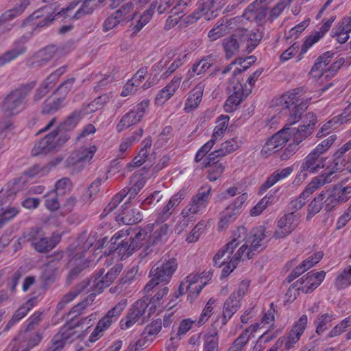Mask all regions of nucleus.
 Listing matches in <instances>:
<instances>
[{
	"label": "nucleus",
	"mask_w": 351,
	"mask_h": 351,
	"mask_svg": "<svg viewBox=\"0 0 351 351\" xmlns=\"http://www.w3.org/2000/svg\"><path fill=\"white\" fill-rule=\"evenodd\" d=\"M222 8L219 0H208L204 3L203 11L205 12V18L210 19V17L217 16V12Z\"/></svg>",
	"instance_id": "nucleus-50"
},
{
	"label": "nucleus",
	"mask_w": 351,
	"mask_h": 351,
	"mask_svg": "<svg viewBox=\"0 0 351 351\" xmlns=\"http://www.w3.org/2000/svg\"><path fill=\"white\" fill-rule=\"evenodd\" d=\"M220 304L218 298L212 297L206 303L202 312L196 321L198 326L205 324L210 318L214 315L219 309Z\"/></svg>",
	"instance_id": "nucleus-29"
},
{
	"label": "nucleus",
	"mask_w": 351,
	"mask_h": 351,
	"mask_svg": "<svg viewBox=\"0 0 351 351\" xmlns=\"http://www.w3.org/2000/svg\"><path fill=\"white\" fill-rule=\"evenodd\" d=\"M247 198V193L244 192L232 201V202L226 208L227 210L231 212L230 216L237 217L239 215L241 209Z\"/></svg>",
	"instance_id": "nucleus-49"
},
{
	"label": "nucleus",
	"mask_w": 351,
	"mask_h": 351,
	"mask_svg": "<svg viewBox=\"0 0 351 351\" xmlns=\"http://www.w3.org/2000/svg\"><path fill=\"white\" fill-rule=\"evenodd\" d=\"M149 105V101L145 99L135 106L129 112L125 114L117 125L118 132L137 124L145 115Z\"/></svg>",
	"instance_id": "nucleus-17"
},
{
	"label": "nucleus",
	"mask_w": 351,
	"mask_h": 351,
	"mask_svg": "<svg viewBox=\"0 0 351 351\" xmlns=\"http://www.w3.org/2000/svg\"><path fill=\"white\" fill-rule=\"evenodd\" d=\"M351 32V16L342 19L332 29L331 36L335 38L338 43H345L350 37Z\"/></svg>",
	"instance_id": "nucleus-27"
},
{
	"label": "nucleus",
	"mask_w": 351,
	"mask_h": 351,
	"mask_svg": "<svg viewBox=\"0 0 351 351\" xmlns=\"http://www.w3.org/2000/svg\"><path fill=\"white\" fill-rule=\"evenodd\" d=\"M143 134V130L139 129L136 131L134 134L130 136L123 139L119 145V152L122 154L124 153L127 149L132 147L133 143L137 141Z\"/></svg>",
	"instance_id": "nucleus-58"
},
{
	"label": "nucleus",
	"mask_w": 351,
	"mask_h": 351,
	"mask_svg": "<svg viewBox=\"0 0 351 351\" xmlns=\"http://www.w3.org/2000/svg\"><path fill=\"white\" fill-rule=\"evenodd\" d=\"M76 5V3L73 2L66 8L62 9L56 3L47 5L34 12L28 20L37 27H43L53 20H63L71 16Z\"/></svg>",
	"instance_id": "nucleus-8"
},
{
	"label": "nucleus",
	"mask_w": 351,
	"mask_h": 351,
	"mask_svg": "<svg viewBox=\"0 0 351 351\" xmlns=\"http://www.w3.org/2000/svg\"><path fill=\"white\" fill-rule=\"evenodd\" d=\"M104 0H86L82 6L74 14L75 19H80L84 14L90 13Z\"/></svg>",
	"instance_id": "nucleus-51"
},
{
	"label": "nucleus",
	"mask_w": 351,
	"mask_h": 351,
	"mask_svg": "<svg viewBox=\"0 0 351 351\" xmlns=\"http://www.w3.org/2000/svg\"><path fill=\"white\" fill-rule=\"evenodd\" d=\"M24 97L21 96V90H16L12 93L5 100L4 106L11 114L19 112L23 106Z\"/></svg>",
	"instance_id": "nucleus-37"
},
{
	"label": "nucleus",
	"mask_w": 351,
	"mask_h": 351,
	"mask_svg": "<svg viewBox=\"0 0 351 351\" xmlns=\"http://www.w3.org/2000/svg\"><path fill=\"white\" fill-rule=\"evenodd\" d=\"M324 254L322 252H317L314 253L312 256L308 257L305 259L302 263L297 267L293 273L295 276H298L308 269L311 268L316 263H319V261L323 258Z\"/></svg>",
	"instance_id": "nucleus-42"
},
{
	"label": "nucleus",
	"mask_w": 351,
	"mask_h": 351,
	"mask_svg": "<svg viewBox=\"0 0 351 351\" xmlns=\"http://www.w3.org/2000/svg\"><path fill=\"white\" fill-rule=\"evenodd\" d=\"M351 285V267L345 268L337 276L336 285L340 289H344Z\"/></svg>",
	"instance_id": "nucleus-53"
},
{
	"label": "nucleus",
	"mask_w": 351,
	"mask_h": 351,
	"mask_svg": "<svg viewBox=\"0 0 351 351\" xmlns=\"http://www.w3.org/2000/svg\"><path fill=\"white\" fill-rule=\"evenodd\" d=\"M41 339L38 334L33 335L29 341H22L21 337H19L10 343L6 351H29L30 348L38 344Z\"/></svg>",
	"instance_id": "nucleus-36"
},
{
	"label": "nucleus",
	"mask_w": 351,
	"mask_h": 351,
	"mask_svg": "<svg viewBox=\"0 0 351 351\" xmlns=\"http://www.w3.org/2000/svg\"><path fill=\"white\" fill-rule=\"evenodd\" d=\"M219 338L217 332L206 334L204 339L205 351H218Z\"/></svg>",
	"instance_id": "nucleus-55"
},
{
	"label": "nucleus",
	"mask_w": 351,
	"mask_h": 351,
	"mask_svg": "<svg viewBox=\"0 0 351 351\" xmlns=\"http://www.w3.org/2000/svg\"><path fill=\"white\" fill-rule=\"evenodd\" d=\"M308 101L302 97L300 90L288 91L276 99V105L289 112L287 122L285 127L269 138L264 145L261 154L268 156L280 149L287 142L291 141L298 145L313 131L316 123V117L313 113H308L306 121L298 127H293L301 117L302 112L307 108Z\"/></svg>",
	"instance_id": "nucleus-1"
},
{
	"label": "nucleus",
	"mask_w": 351,
	"mask_h": 351,
	"mask_svg": "<svg viewBox=\"0 0 351 351\" xmlns=\"http://www.w3.org/2000/svg\"><path fill=\"white\" fill-rule=\"evenodd\" d=\"M95 320L96 315L93 314L80 323L71 322L64 325L53 339L51 346L53 351L62 349L66 344L71 343L75 339H84L87 334V330L93 326Z\"/></svg>",
	"instance_id": "nucleus-7"
},
{
	"label": "nucleus",
	"mask_w": 351,
	"mask_h": 351,
	"mask_svg": "<svg viewBox=\"0 0 351 351\" xmlns=\"http://www.w3.org/2000/svg\"><path fill=\"white\" fill-rule=\"evenodd\" d=\"M122 267L116 265L112 267L108 273L101 278V276L97 277L93 282L94 294L101 293L105 288L109 287L113 281L117 278L121 272Z\"/></svg>",
	"instance_id": "nucleus-24"
},
{
	"label": "nucleus",
	"mask_w": 351,
	"mask_h": 351,
	"mask_svg": "<svg viewBox=\"0 0 351 351\" xmlns=\"http://www.w3.org/2000/svg\"><path fill=\"white\" fill-rule=\"evenodd\" d=\"M307 322V316L305 315H302L300 319L294 324L288 336L284 339H278L276 345L273 346L269 351H278V349L282 346L284 340L285 341V347L287 349L291 348L300 339L301 335L303 334L306 327Z\"/></svg>",
	"instance_id": "nucleus-16"
},
{
	"label": "nucleus",
	"mask_w": 351,
	"mask_h": 351,
	"mask_svg": "<svg viewBox=\"0 0 351 351\" xmlns=\"http://www.w3.org/2000/svg\"><path fill=\"white\" fill-rule=\"evenodd\" d=\"M81 119L80 113H74L62 123L58 130L47 135L36 143L33 149L34 154H45L66 142L69 136L66 131L73 129Z\"/></svg>",
	"instance_id": "nucleus-6"
},
{
	"label": "nucleus",
	"mask_w": 351,
	"mask_h": 351,
	"mask_svg": "<svg viewBox=\"0 0 351 351\" xmlns=\"http://www.w3.org/2000/svg\"><path fill=\"white\" fill-rule=\"evenodd\" d=\"M299 220L298 215L293 213H289L282 217L278 223L277 237H283L290 234L298 226Z\"/></svg>",
	"instance_id": "nucleus-25"
},
{
	"label": "nucleus",
	"mask_w": 351,
	"mask_h": 351,
	"mask_svg": "<svg viewBox=\"0 0 351 351\" xmlns=\"http://www.w3.org/2000/svg\"><path fill=\"white\" fill-rule=\"evenodd\" d=\"M141 7V4L134 0L123 5L115 12L121 22H128L137 16Z\"/></svg>",
	"instance_id": "nucleus-32"
},
{
	"label": "nucleus",
	"mask_w": 351,
	"mask_h": 351,
	"mask_svg": "<svg viewBox=\"0 0 351 351\" xmlns=\"http://www.w3.org/2000/svg\"><path fill=\"white\" fill-rule=\"evenodd\" d=\"M324 36L318 31H315L310 35L306 36L303 40V43L300 51L297 56V61H300L304 55L317 43H318Z\"/></svg>",
	"instance_id": "nucleus-38"
},
{
	"label": "nucleus",
	"mask_w": 351,
	"mask_h": 351,
	"mask_svg": "<svg viewBox=\"0 0 351 351\" xmlns=\"http://www.w3.org/2000/svg\"><path fill=\"white\" fill-rule=\"evenodd\" d=\"M274 201V197L271 195L265 196L255 206L250 210L251 216H257L260 215L267 206L271 204Z\"/></svg>",
	"instance_id": "nucleus-59"
},
{
	"label": "nucleus",
	"mask_w": 351,
	"mask_h": 351,
	"mask_svg": "<svg viewBox=\"0 0 351 351\" xmlns=\"http://www.w3.org/2000/svg\"><path fill=\"white\" fill-rule=\"evenodd\" d=\"M233 35L223 40V48L228 58L232 57L243 45H245L248 52L253 51L262 38V33L259 28L255 27L252 21L246 20L232 30Z\"/></svg>",
	"instance_id": "nucleus-5"
},
{
	"label": "nucleus",
	"mask_w": 351,
	"mask_h": 351,
	"mask_svg": "<svg viewBox=\"0 0 351 351\" xmlns=\"http://www.w3.org/2000/svg\"><path fill=\"white\" fill-rule=\"evenodd\" d=\"M215 61V59L214 56H208L194 64L191 70L189 71L186 79L182 82V87L184 88H189L191 84L190 80L195 75H200L207 71V70L214 64Z\"/></svg>",
	"instance_id": "nucleus-22"
},
{
	"label": "nucleus",
	"mask_w": 351,
	"mask_h": 351,
	"mask_svg": "<svg viewBox=\"0 0 351 351\" xmlns=\"http://www.w3.org/2000/svg\"><path fill=\"white\" fill-rule=\"evenodd\" d=\"M331 61L332 54L330 52H326L319 56L311 71V77L320 80L321 82L333 77L343 65V60L340 59L330 64Z\"/></svg>",
	"instance_id": "nucleus-11"
},
{
	"label": "nucleus",
	"mask_w": 351,
	"mask_h": 351,
	"mask_svg": "<svg viewBox=\"0 0 351 351\" xmlns=\"http://www.w3.org/2000/svg\"><path fill=\"white\" fill-rule=\"evenodd\" d=\"M29 0H24L21 2V5L19 7L4 13L0 17V27L5 26V23L7 21L16 16L17 15L21 14L25 10V8L29 5Z\"/></svg>",
	"instance_id": "nucleus-47"
},
{
	"label": "nucleus",
	"mask_w": 351,
	"mask_h": 351,
	"mask_svg": "<svg viewBox=\"0 0 351 351\" xmlns=\"http://www.w3.org/2000/svg\"><path fill=\"white\" fill-rule=\"evenodd\" d=\"M212 277L213 273L210 271L189 275L185 280L181 282L178 293H175V297L178 298L179 295L188 293L187 300L192 303Z\"/></svg>",
	"instance_id": "nucleus-9"
},
{
	"label": "nucleus",
	"mask_w": 351,
	"mask_h": 351,
	"mask_svg": "<svg viewBox=\"0 0 351 351\" xmlns=\"http://www.w3.org/2000/svg\"><path fill=\"white\" fill-rule=\"evenodd\" d=\"M206 206L207 204L204 202H200L193 197L191 204L182 211L183 220L181 223H182L183 226L186 227L188 226L189 222L195 220V216L202 213L205 210Z\"/></svg>",
	"instance_id": "nucleus-26"
},
{
	"label": "nucleus",
	"mask_w": 351,
	"mask_h": 351,
	"mask_svg": "<svg viewBox=\"0 0 351 351\" xmlns=\"http://www.w3.org/2000/svg\"><path fill=\"white\" fill-rule=\"evenodd\" d=\"M199 17L200 15L199 14H194L193 15L189 16L185 14H180L178 13L177 9L175 8L171 11V14L169 16L166 21V28L170 29L177 24H180V26H182V24L188 25L189 23H193Z\"/></svg>",
	"instance_id": "nucleus-31"
},
{
	"label": "nucleus",
	"mask_w": 351,
	"mask_h": 351,
	"mask_svg": "<svg viewBox=\"0 0 351 351\" xmlns=\"http://www.w3.org/2000/svg\"><path fill=\"white\" fill-rule=\"evenodd\" d=\"M291 167H286L280 171L275 172L273 175L267 178L266 182L261 187V193H263L269 188L271 187L279 180L288 177L293 171Z\"/></svg>",
	"instance_id": "nucleus-39"
},
{
	"label": "nucleus",
	"mask_w": 351,
	"mask_h": 351,
	"mask_svg": "<svg viewBox=\"0 0 351 351\" xmlns=\"http://www.w3.org/2000/svg\"><path fill=\"white\" fill-rule=\"evenodd\" d=\"M326 173L328 176L325 178L322 176L313 178L300 196L290 203L289 208L291 210H298L302 208L306 204V200L318 188L324 185L325 183L330 182L329 177L332 175V172L329 171Z\"/></svg>",
	"instance_id": "nucleus-15"
},
{
	"label": "nucleus",
	"mask_w": 351,
	"mask_h": 351,
	"mask_svg": "<svg viewBox=\"0 0 351 351\" xmlns=\"http://www.w3.org/2000/svg\"><path fill=\"white\" fill-rule=\"evenodd\" d=\"M326 193L322 192L316 196L308 206L307 219L312 218L318 213L322 208L324 199L326 197Z\"/></svg>",
	"instance_id": "nucleus-46"
},
{
	"label": "nucleus",
	"mask_w": 351,
	"mask_h": 351,
	"mask_svg": "<svg viewBox=\"0 0 351 351\" xmlns=\"http://www.w3.org/2000/svg\"><path fill=\"white\" fill-rule=\"evenodd\" d=\"M195 321L191 318L183 319L179 324L176 332H172L176 337L180 339L184 337L193 327Z\"/></svg>",
	"instance_id": "nucleus-54"
},
{
	"label": "nucleus",
	"mask_w": 351,
	"mask_h": 351,
	"mask_svg": "<svg viewBox=\"0 0 351 351\" xmlns=\"http://www.w3.org/2000/svg\"><path fill=\"white\" fill-rule=\"evenodd\" d=\"M18 213L19 209L16 207L2 206L0 208V224L12 219Z\"/></svg>",
	"instance_id": "nucleus-62"
},
{
	"label": "nucleus",
	"mask_w": 351,
	"mask_h": 351,
	"mask_svg": "<svg viewBox=\"0 0 351 351\" xmlns=\"http://www.w3.org/2000/svg\"><path fill=\"white\" fill-rule=\"evenodd\" d=\"M181 78L174 77L156 95L155 102L158 106L165 104L175 93L180 85Z\"/></svg>",
	"instance_id": "nucleus-30"
},
{
	"label": "nucleus",
	"mask_w": 351,
	"mask_h": 351,
	"mask_svg": "<svg viewBox=\"0 0 351 351\" xmlns=\"http://www.w3.org/2000/svg\"><path fill=\"white\" fill-rule=\"evenodd\" d=\"M206 226L205 221H199L186 237V242L192 243L197 241L201 234L204 232Z\"/></svg>",
	"instance_id": "nucleus-57"
},
{
	"label": "nucleus",
	"mask_w": 351,
	"mask_h": 351,
	"mask_svg": "<svg viewBox=\"0 0 351 351\" xmlns=\"http://www.w3.org/2000/svg\"><path fill=\"white\" fill-rule=\"evenodd\" d=\"M178 263L176 258H168L164 259L160 266L152 269V279L145 286V291L148 292L160 282L169 281L176 271Z\"/></svg>",
	"instance_id": "nucleus-12"
},
{
	"label": "nucleus",
	"mask_w": 351,
	"mask_h": 351,
	"mask_svg": "<svg viewBox=\"0 0 351 351\" xmlns=\"http://www.w3.org/2000/svg\"><path fill=\"white\" fill-rule=\"evenodd\" d=\"M292 0H280L271 10L268 16L269 20L276 19L283 10L289 5Z\"/></svg>",
	"instance_id": "nucleus-63"
},
{
	"label": "nucleus",
	"mask_w": 351,
	"mask_h": 351,
	"mask_svg": "<svg viewBox=\"0 0 351 351\" xmlns=\"http://www.w3.org/2000/svg\"><path fill=\"white\" fill-rule=\"evenodd\" d=\"M229 121V116L225 114H221L217 118L211 140H214V142H216L222 138L228 128Z\"/></svg>",
	"instance_id": "nucleus-41"
},
{
	"label": "nucleus",
	"mask_w": 351,
	"mask_h": 351,
	"mask_svg": "<svg viewBox=\"0 0 351 351\" xmlns=\"http://www.w3.org/2000/svg\"><path fill=\"white\" fill-rule=\"evenodd\" d=\"M146 178L141 173H136L130 181V186L127 192L130 195V198L135 196L143 187L145 184Z\"/></svg>",
	"instance_id": "nucleus-44"
},
{
	"label": "nucleus",
	"mask_w": 351,
	"mask_h": 351,
	"mask_svg": "<svg viewBox=\"0 0 351 351\" xmlns=\"http://www.w3.org/2000/svg\"><path fill=\"white\" fill-rule=\"evenodd\" d=\"M126 305V300H122L112 309L109 311L106 316L99 320L97 326L89 336L88 341L90 343H94L97 341L112 323L117 320V318L125 308Z\"/></svg>",
	"instance_id": "nucleus-13"
},
{
	"label": "nucleus",
	"mask_w": 351,
	"mask_h": 351,
	"mask_svg": "<svg viewBox=\"0 0 351 351\" xmlns=\"http://www.w3.org/2000/svg\"><path fill=\"white\" fill-rule=\"evenodd\" d=\"M128 235V230L122 229L115 233L110 240L112 248L120 259H125L130 256L134 250L143 247L141 239L142 237L145 239L147 237V232H138L130 245H128L127 238Z\"/></svg>",
	"instance_id": "nucleus-10"
},
{
	"label": "nucleus",
	"mask_w": 351,
	"mask_h": 351,
	"mask_svg": "<svg viewBox=\"0 0 351 351\" xmlns=\"http://www.w3.org/2000/svg\"><path fill=\"white\" fill-rule=\"evenodd\" d=\"M245 20L243 16H237L230 19L226 23H221L214 27L209 32L208 37L210 40L214 41L221 37L226 32H230L238 24L243 23Z\"/></svg>",
	"instance_id": "nucleus-23"
},
{
	"label": "nucleus",
	"mask_w": 351,
	"mask_h": 351,
	"mask_svg": "<svg viewBox=\"0 0 351 351\" xmlns=\"http://www.w3.org/2000/svg\"><path fill=\"white\" fill-rule=\"evenodd\" d=\"M325 276L326 273L324 271H312L300 278L296 282L295 287L303 292H311L320 285Z\"/></svg>",
	"instance_id": "nucleus-20"
},
{
	"label": "nucleus",
	"mask_w": 351,
	"mask_h": 351,
	"mask_svg": "<svg viewBox=\"0 0 351 351\" xmlns=\"http://www.w3.org/2000/svg\"><path fill=\"white\" fill-rule=\"evenodd\" d=\"M155 9V5H151L149 9L146 10L141 14L136 21V24L134 27L135 31L141 29L152 19Z\"/></svg>",
	"instance_id": "nucleus-56"
},
{
	"label": "nucleus",
	"mask_w": 351,
	"mask_h": 351,
	"mask_svg": "<svg viewBox=\"0 0 351 351\" xmlns=\"http://www.w3.org/2000/svg\"><path fill=\"white\" fill-rule=\"evenodd\" d=\"M60 236L59 234H53L50 240L46 238H41L40 240H34L33 244L35 249L39 252H45L50 250L59 242Z\"/></svg>",
	"instance_id": "nucleus-43"
},
{
	"label": "nucleus",
	"mask_w": 351,
	"mask_h": 351,
	"mask_svg": "<svg viewBox=\"0 0 351 351\" xmlns=\"http://www.w3.org/2000/svg\"><path fill=\"white\" fill-rule=\"evenodd\" d=\"M141 213L136 210H132L130 212L123 213L117 217V221L124 224L130 225L138 223L142 220Z\"/></svg>",
	"instance_id": "nucleus-45"
},
{
	"label": "nucleus",
	"mask_w": 351,
	"mask_h": 351,
	"mask_svg": "<svg viewBox=\"0 0 351 351\" xmlns=\"http://www.w3.org/2000/svg\"><path fill=\"white\" fill-rule=\"evenodd\" d=\"M188 53L185 49H177L173 52H170L168 53L167 56L162 59L158 64L156 65V68L158 70H162L165 67L167 66L169 60H171L172 62L167 67V71L165 74H162V76L166 77L173 72H174L179 66H180L186 60Z\"/></svg>",
	"instance_id": "nucleus-19"
},
{
	"label": "nucleus",
	"mask_w": 351,
	"mask_h": 351,
	"mask_svg": "<svg viewBox=\"0 0 351 351\" xmlns=\"http://www.w3.org/2000/svg\"><path fill=\"white\" fill-rule=\"evenodd\" d=\"M324 165L322 158H319V154L316 152H312L306 157L296 180L300 182H303L309 174L317 172L319 169L324 167Z\"/></svg>",
	"instance_id": "nucleus-18"
},
{
	"label": "nucleus",
	"mask_w": 351,
	"mask_h": 351,
	"mask_svg": "<svg viewBox=\"0 0 351 351\" xmlns=\"http://www.w3.org/2000/svg\"><path fill=\"white\" fill-rule=\"evenodd\" d=\"M351 326V316L344 319L340 324L336 325L328 333L330 337H336L343 332L346 329Z\"/></svg>",
	"instance_id": "nucleus-64"
},
{
	"label": "nucleus",
	"mask_w": 351,
	"mask_h": 351,
	"mask_svg": "<svg viewBox=\"0 0 351 351\" xmlns=\"http://www.w3.org/2000/svg\"><path fill=\"white\" fill-rule=\"evenodd\" d=\"M97 148L95 145L81 147L73 152L68 160V164L71 166L82 167L90 162Z\"/></svg>",
	"instance_id": "nucleus-21"
},
{
	"label": "nucleus",
	"mask_w": 351,
	"mask_h": 351,
	"mask_svg": "<svg viewBox=\"0 0 351 351\" xmlns=\"http://www.w3.org/2000/svg\"><path fill=\"white\" fill-rule=\"evenodd\" d=\"M265 246L262 227L247 234L245 228L239 227L232 232L231 240L213 256L214 265L222 267L221 276H228L240 261L249 260Z\"/></svg>",
	"instance_id": "nucleus-2"
},
{
	"label": "nucleus",
	"mask_w": 351,
	"mask_h": 351,
	"mask_svg": "<svg viewBox=\"0 0 351 351\" xmlns=\"http://www.w3.org/2000/svg\"><path fill=\"white\" fill-rule=\"evenodd\" d=\"M169 289L162 287L149 303L145 300H139L135 302L127 317L120 321V327L122 330H127L131 328L135 323H143L152 316H156L161 313L165 307V300Z\"/></svg>",
	"instance_id": "nucleus-4"
},
{
	"label": "nucleus",
	"mask_w": 351,
	"mask_h": 351,
	"mask_svg": "<svg viewBox=\"0 0 351 351\" xmlns=\"http://www.w3.org/2000/svg\"><path fill=\"white\" fill-rule=\"evenodd\" d=\"M69 84H71V82H68L62 84L58 88V92L53 95V98L47 100V106L43 110L45 112L49 113L52 111L57 110L64 105L65 103L64 99L58 98L57 95L58 93H64Z\"/></svg>",
	"instance_id": "nucleus-40"
},
{
	"label": "nucleus",
	"mask_w": 351,
	"mask_h": 351,
	"mask_svg": "<svg viewBox=\"0 0 351 351\" xmlns=\"http://www.w3.org/2000/svg\"><path fill=\"white\" fill-rule=\"evenodd\" d=\"M142 231L147 232V237L145 239L142 237L141 239L142 245L145 247L144 251L146 253H147V251L151 245L164 243L168 239L169 227L167 224H150L139 232Z\"/></svg>",
	"instance_id": "nucleus-14"
},
{
	"label": "nucleus",
	"mask_w": 351,
	"mask_h": 351,
	"mask_svg": "<svg viewBox=\"0 0 351 351\" xmlns=\"http://www.w3.org/2000/svg\"><path fill=\"white\" fill-rule=\"evenodd\" d=\"M351 197V186H336L325 201L326 208L330 210L334 205L347 201Z\"/></svg>",
	"instance_id": "nucleus-28"
},
{
	"label": "nucleus",
	"mask_w": 351,
	"mask_h": 351,
	"mask_svg": "<svg viewBox=\"0 0 351 351\" xmlns=\"http://www.w3.org/2000/svg\"><path fill=\"white\" fill-rule=\"evenodd\" d=\"M311 22L310 18L305 19L303 21L292 27L289 32L288 38L295 39L305 30Z\"/></svg>",
	"instance_id": "nucleus-61"
},
{
	"label": "nucleus",
	"mask_w": 351,
	"mask_h": 351,
	"mask_svg": "<svg viewBox=\"0 0 351 351\" xmlns=\"http://www.w3.org/2000/svg\"><path fill=\"white\" fill-rule=\"evenodd\" d=\"M234 297V295H230L223 303L221 319L223 326L228 322L233 315L241 307V302L239 301V299H235Z\"/></svg>",
	"instance_id": "nucleus-35"
},
{
	"label": "nucleus",
	"mask_w": 351,
	"mask_h": 351,
	"mask_svg": "<svg viewBox=\"0 0 351 351\" xmlns=\"http://www.w3.org/2000/svg\"><path fill=\"white\" fill-rule=\"evenodd\" d=\"M240 146V143L237 138H233L221 143L220 147L209 154L208 164L215 158L226 156L237 150Z\"/></svg>",
	"instance_id": "nucleus-34"
},
{
	"label": "nucleus",
	"mask_w": 351,
	"mask_h": 351,
	"mask_svg": "<svg viewBox=\"0 0 351 351\" xmlns=\"http://www.w3.org/2000/svg\"><path fill=\"white\" fill-rule=\"evenodd\" d=\"M146 74L147 69L141 68L134 74L132 78L130 80L132 82V84H134V85L136 88L141 87L143 89H147L149 88L154 82L151 83L147 82L145 83H143V81L144 80Z\"/></svg>",
	"instance_id": "nucleus-52"
},
{
	"label": "nucleus",
	"mask_w": 351,
	"mask_h": 351,
	"mask_svg": "<svg viewBox=\"0 0 351 351\" xmlns=\"http://www.w3.org/2000/svg\"><path fill=\"white\" fill-rule=\"evenodd\" d=\"M60 73L56 72L50 75L46 82L43 83V84L37 90V93L36 95V99H40L44 95H45L48 91L54 87L56 82L58 78V76Z\"/></svg>",
	"instance_id": "nucleus-48"
},
{
	"label": "nucleus",
	"mask_w": 351,
	"mask_h": 351,
	"mask_svg": "<svg viewBox=\"0 0 351 351\" xmlns=\"http://www.w3.org/2000/svg\"><path fill=\"white\" fill-rule=\"evenodd\" d=\"M223 171L224 166L223 163L219 162H214L209 166L208 178L210 181H215L221 176Z\"/></svg>",
	"instance_id": "nucleus-60"
},
{
	"label": "nucleus",
	"mask_w": 351,
	"mask_h": 351,
	"mask_svg": "<svg viewBox=\"0 0 351 351\" xmlns=\"http://www.w3.org/2000/svg\"><path fill=\"white\" fill-rule=\"evenodd\" d=\"M254 62H255L254 56L246 58H240L232 62L223 71L224 74L231 72L232 75L228 85L230 96L223 106L224 110L226 112H232L237 108L241 102L252 93L255 82L262 74L263 69H258L249 77L247 83L244 86L241 83L240 75L241 72L246 70Z\"/></svg>",
	"instance_id": "nucleus-3"
},
{
	"label": "nucleus",
	"mask_w": 351,
	"mask_h": 351,
	"mask_svg": "<svg viewBox=\"0 0 351 351\" xmlns=\"http://www.w3.org/2000/svg\"><path fill=\"white\" fill-rule=\"evenodd\" d=\"M204 88V86L199 83L189 93L184 108L186 112H191L199 106L202 101Z\"/></svg>",
	"instance_id": "nucleus-33"
}]
</instances>
